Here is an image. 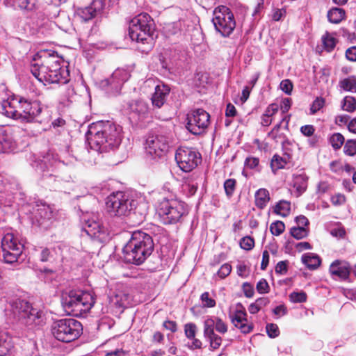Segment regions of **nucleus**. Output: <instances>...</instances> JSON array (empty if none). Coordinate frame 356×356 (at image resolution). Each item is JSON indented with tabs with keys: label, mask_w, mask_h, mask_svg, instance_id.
<instances>
[{
	"label": "nucleus",
	"mask_w": 356,
	"mask_h": 356,
	"mask_svg": "<svg viewBox=\"0 0 356 356\" xmlns=\"http://www.w3.org/2000/svg\"><path fill=\"white\" fill-rule=\"evenodd\" d=\"M24 245L11 233H7L1 239L2 256L6 263L13 264L22 255Z\"/></svg>",
	"instance_id": "f8f14e48"
},
{
	"label": "nucleus",
	"mask_w": 356,
	"mask_h": 356,
	"mask_svg": "<svg viewBox=\"0 0 356 356\" xmlns=\"http://www.w3.org/2000/svg\"><path fill=\"white\" fill-rule=\"evenodd\" d=\"M242 289L245 297L252 298L254 296V291L253 286L251 284L248 282L243 283Z\"/></svg>",
	"instance_id": "680f3d73"
},
{
	"label": "nucleus",
	"mask_w": 356,
	"mask_h": 356,
	"mask_svg": "<svg viewBox=\"0 0 356 356\" xmlns=\"http://www.w3.org/2000/svg\"><path fill=\"white\" fill-rule=\"evenodd\" d=\"M339 85L341 89L350 92H356V76H349L341 79Z\"/></svg>",
	"instance_id": "473e14b6"
},
{
	"label": "nucleus",
	"mask_w": 356,
	"mask_h": 356,
	"mask_svg": "<svg viewBox=\"0 0 356 356\" xmlns=\"http://www.w3.org/2000/svg\"><path fill=\"white\" fill-rule=\"evenodd\" d=\"M343 153L350 156L356 155V139H348L345 141Z\"/></svg>",
	"instance_id": "58836bf2"
},
{
	"label": "nucleus",
	"mask_w": 356,
	"mask_h": 356,
	"mask_svg": "<svg viewBox=\"0 0 356 356\" xmlns=\"http://www.w3.org/2000/svg\"><path fill=\"white\" fill-rule=\"evenodd\" d=\"M18 189L14 178L0 175V207H11L14 193Z\"/></svg>",
	"instance_id": "a211bd4d"
},
{
	"label": "nucleus",
	"mask_w": 356,
	"mask_h": 356,
	"mask_svg": "<svg viewBox=\"0 0 356 356\" xmlns=\"http://www.w3.org/2000/svg\"><path fill=\"white\" fill-rule=\"evenodd\" d=\"M329 271L332 276H336L341 280H345L349 277L351 267L348 261L337 259L330 266Z\"/></svg>",
	"instance_id": "5701e85b"
},
{
	"label": "nucleus",
	"mask_w": 356,
	"mask_h": 356,
	"mask_svg": "<svg viewBox=\"0 0 356 356\" xmlns=\"http://www.w3.org/2000/svg\"><path fill=\"white\" fill-rule=\"evenodd\" d=\"M308 177L304 173L293 174L290 186L293 188L292 194L296 197L303 194L308 186Z\"/></svg>",
	"instance_id": "393cba45"
},
{
	"label": "nucleus",
	"mask_w": 356,
	"mask_h": 356,
	"mask_svg": "<svg viewBox=\"0 0 356 356\" xmlns=\"http://www.w3.org/2000/svg\"><path fill=\"white\" fill-rule=\"evenodd\" d=\"M325 101L323 98H316L312 103L310 111L312 114L318 112L324 106Z\"/></svg>",
	"instance_id": "13d9d810"
},
{
	"label": "nucleus",
	"mask_w": 356,
	"mask_h": 356,
	"mask_svg": "<svg viewBox=\"0 0 356 356\" xmlns=\"http://www.w3.org/2000/svg\"><path fill=\"white\" fill-rule=\"evenodd\" d=\"M321 40L324 49L328 52L332 51L337 44L336 38L331 35L327 31L325 32L324 35H323Z\"/></svg>",
	"instance_id": "72a5a7b5"
},
{
	"label": "nucleus",
	"mask_w": 356,
	"mask_h": 356,
	"mask_svg": "<svg viewBox=\"0 0 356 356\" xmlns=\"http://www.w3.org/2000/svg\"><path fill=\"white\" fill-rule=\"evenodd\" d=\"M215 329L220 334H225L227 332V325L220 318L216 317L214 318Z\"/></svg>",
	"instance_id": "3c124183"
},
{
	"label": "nucleus",
	"mask_w": 356,
	"mask_h": 356,
	"mask_svg": "<svg viewBox=\"0 0 356 356\" xmlns=\"http://www.w3.org/2000/svg\"><path fill=\"white\" fill-rule=\"evenodd\" d=\"M17 143L10 129L0 126V153H8L14 151Z\"/></svg>",
	"instance_id": "412c9836"
},
{
	"label": "nucleus",
	"mask_w": 356,
	"mask_h": 356,
	"mask_svg": "<svg viewBox=\"0 0 356 356\" xmlns=\"http://www.w3.org/2000/svg\"><path fill=\"white\" fill-rule=\"evenodd\" d=\"M127 109L129 111L131 118L136 120H142L145 119L149 111L147 104L141 100H134L127 104Z\"/></svg>",
	"instance_id": "4be33fe9"
},
{
	"label": "nucleus",
	"mask_w": 356,
	"mask_h": 356,
	"mask_svg": "<svg viewBox=\"0 0 356 356\" xmlns=\"http://www.w3.org/2000/svg\"><path fill=\"white\" fill-rule=\"evenodd\" d=\"M268 136L275 140L276 143L280 142L283 145L285 143H288V140L286 139V137L284 134L280 133V131H275L273 134H272V130L268 133Z\"/></svg>",
	"instance_id": "603ef678"
},
{
	"label": "nucleus",
	"mask_w": 356,
	"mask_h": 356,
	"mask_svg": "<svg viewBox=\"0 0 356 356\" xmlns=\"http://www.w3.org/2000/svg\"><path fill=\"white\" fill-rule=\"evenodd\" d=\"M236 185V181L234 179H228L224 183V188L227 197L233 195Z\"/></svg>",
	"instance_id": "c03bdc74"
},
{
	"label": "nucleus",
	"mask_w": 356,
	"mask_h": 356,
	"mask_svg": "<svg viewBox=\"0 0 356 356\" xmlns=\"http://www.w3.org/2000/svg\"><path fill=\"white\" fill-rule=\"evenodd\" d=\"M285 229V225L280 220H276L270 225V231L274 236H280Z\"/></svg>",
	"instance_id": "ea45409f"
},
{
	"label": "nucleus",
	"mask_w": 356,
	"mask_h": 356,
	"mask_svg": "<svg viewBox=\"0 0 356 356\" xmlns=\"http://www.w3.org/2000/svg\"><path fill=\"white\" fill-rule=\"evenodd\" d=\"M168 149L169 139L164 135H149L146 139L145 152L152 159L163 157Z\"/></svg>",
	"instance_id": "4468645a"
},
{
	"label": "nucleus",
	"mask_w": 356,
	"mask_h": 356,
	"mask_svg": "<svg viewBox=\"0 0 356 356\" xmlns=\"http://www.w3.org/2000/svg\"><path fill=\"white\" fill-rule=\"evenodd\" d=\"M103 7L104 4L102 0H92L88 5L79 8L76 14L82 20L87 22L99 14Z\"/></svg>",
	"instance_id": "6ab92c4d"
},
{
	"label": "nucleus",
	"mask_w": 356,
	"mask_h": 356,
	"mask_svg": "<svg viewBox=\"0 0 356 356\" xmlns=\"http://www.w3.org/2000/svg\"><path fill=\"white\" fill-rule=\"evenodd\" d=\"M327 140L332 149L337 151L340 149L343 145H344L345 138L341 133L337 132L330 135Z\"/></svg>",
	"instance_id": "2f4dec72"
},
{
	"label": "nucleus",
	"mask_w": 356,
	"mask_h": 356,
	"mask_svg": "<svg viewBox=\"0 0 356 356\" xmlns=\"http://www.w3.org/2000/svg\"><path fill=\"white\" fill-rule=\"evenodd\" d=\"M5 5L15 9L34 12L39 8V0H5Z\"/></svg>",
	"instance_id": "a878e982"
},
{
	"label": "nucleus",
	"mask_w": 356,
	"mask_h": 356,
	"mask_svg": "<svg viewBox=\"0 0 356 356\" xmlns=\"http://www.w3.org/2000/svg\"><path fill=\"white\" fill-rule=\"evenodd\" d=\"M170 92V88L164 84L157 85L154 87V92L151 98L152 105L161 108L165 103Z\"/></svg>",
	"instance_id": "bb28decb"
},
{
	"label": "nucleus",
	"mask_w": 356,
	"mask_h": 356,
	"mask_svg": "<svg viewBox=\"0 0 356 356\" xmlns=\"http://www.w3.org/2000/svg\"><path fill=\"white\" fill-rule=\"evenodd\" d=\"M290 210L291 203L286 200H280L275 208V212L284 217L287 216L289 214Z\"/></svg>",
	"instance_id": "f704fd0d"
},
{
	"label": "nucleus",
	"mask_w": 356,
	"mask_h": 356,
	"mask_svg": "<svg viewBox=\"0 0 356 356\" xmlns=\"http://www.w3.org/2000/svg\"><path fill=\"white\" fill-rule=\"evenodd\" d=\"M9 348L10 346L7 342L5 336L0 333V356H4L6 355Z\"/></svg>",
	"instance_id": "864d4df0"
},
{
	"label": "nucleus",
	"mask_w": 356,
	"mask_h": 356,
	"mask_svg": "<svg viewBox=\"0 0 356 356\" xmlns=\"http://www.w3.org/2000/svg\"><path fill=\"white\" fill-rule=\"evenodd\" d=\"M86 138L91 149L108 152L120 144L122 127L112 121H97L89 125Z\"/></svg>",
	"instance_id": "f03ea898"
},
{
	"label": "nucleus",
	"mask_w": 356,
	"mask_h": 356,
	"mask_svg": "<svg viewBox=\"0 0 356 356\" xmlns=\"http://www.w3.org/2000/svg\"><path fill=\"white\" fill-rule=\"evenodd\" d=\"M82 220L83 229L88 236L101 241L105 239L107 230L100 222L98 214L86 213L82 216Z\"/></svg>",
	"instance_id": "dca6fc26"
},
{
	"label": "nucleus",
	"mask_w": 356,
	"mask_h": 356,
	"mask_svg": "<svg viewBox=\"0 0 356 356\" xmlns=\"http://www.w3.org/2000/svg\"><path fill=\"white\" fill-rule=\"evenodd\" d=\"M287 163L286 158L275 154L270 162V165L273 171L284 168Z\"/></svg>",
	"instance_id": "4c0bfd02"
},
{
	"label": "nucleus",
	"mask_w": 356,
	"mask_h": 356,
	"mask_svg": "<svg viewBox=\"0 0 356 356\" xmlns=\"http://www.w3.org/2000/svg\"><path fill=\"white\" fill-rule=\"evenodd\" d=\"M156 213L161 221L165 225L180 222L188 213L187 204L177 199L163 198L156 206Z\"/></svg>",
	"instance_id": "423d86ee"
},
{
	"label": "nucleus",
	"mask_w": 356,
	"mask_h": 356,
	"mask_svg": "<svg viewBox=\"0 0 356 356\" xmlns=\"http://www.w3.org/2000/svg\"><path fill=\"white\" fill-rule=\"evenodd\" d=\"M19 97L8 98L0 103V113L13 119H18Z\"/></svg>",
	"instance_id": "b1692460"
},
{
	"label": "nucleus",
	"mask_w": 356,
	"mask_h": 356,
	"mask_svg": "<svg viewBox=\"0 0 356 356\" xmlns=\"http://www.w3.org/2000/svg\"><path fill=\"white\" fill-rule=\"evenodd\" d=\"M197 331V325L193 323H188L184 325V334L188 339H194Z\"/></svg>",
	"instance_id": "49530a36"
},
{
	"label": "nucleus",
	"mask_w": 356,
	"mask_h": 356,
	"mask_svg": "<svg viewBox=\"0 0 356 356\" xmlns=\"http://www.w3.org/2000/svg\"><path fill=\"white\" fill-rule=\"evenodd\" d=\"M210 123V115L202 108L193 110L187 115L186 129L194 135L204 133Z\"/></svg>",
	"instance_id": "ddd939ff"
},
{
	"label": "nucleus",
	"mask_w": 356,
	"mask_h": 356,
	"mask_svg": "<svg viewBox=\"0 0 356 356\" xmlns=\"http://www.w3.org/2000/svg\"><path fill=\"white\" fill-rule=\"evenodd\" d=\"M231 271H232V266L229 264H225L221 266V267L217 272V275L221 279H224L230 274Z\"/></svg>",
	"instance_id": "5fc2aeb1"
},
{
	"label": "nucleus",
	"mask_w": 356,
	"mask_h": 356,
	"mask_svg": "<svg viewBox=\"0 0 356 356\" xmlns=\"http://www.w3.org/2000/svg\"><path fill=\"white\" fill-rule=\"evenodd\" d=\"M346 58L353 62H356V46L351 47L346 51Z\"/></svg>",
	"instance_id": "774afa93"
},
{
	"label": "nucleus",
	"mask_w": 356,
	"mask_h": 356,
	"mask_svg": "<svg viewBox=\"0 0 356 356\" xmlns=\"http://www.w3.org/2000/svg\"><path fill=\"white\" fill-rule=\"evenodd\" d=\"M12 312L19 324L29 330L39 329L45 324L44 312L24 300L17 299L11 303Z\"/></svg>",
	"instance_id": "20e7f679"
},
{
	"label": "nucleus",
	"mask_w": 356,
	"mask_h": 356,
	"mask_svg": "<svg viewBox=\"0 0 356 356\" xmlns=\"http://www.w3.org/2000/svg\"><path fill=\"white\" fill-rule=\"evenodd\" d=\"M309 230L304 227H294L291 229V234L296 239H302L308 235Z\"/></svg>",
	"instance_id": "79ce46f5"
},
{
	"label": "nucleus",
	"mask_w": 356,
	"mask_h": 356,
	"mask_svg": "<svg viewBox=\"0 0 356 356\" xmlns=\"http://www.w3.org/2000/svg\"><path fill=\"white\" fill-rule=\"evenodd\" d=\"M210 344V348L211 350H216L220 348L222 343V338L217 334L214 333L212 335L206 338Z\"/></svg>",
	"instance_id": "37998d69"
},
{
	"label": "nucleus",
	"mask_w": 356,
	"mask_h": 356,
	"mask_svg": "<svg viewBox=\"0 0 356 356\" xmlns=\"http://www.w3.org/2000/svg\"><path fill=\"white\" fill-rule=\"evenodd\" d=\"M137 201L128 194L118 191L108 196L106 207L108 213L115 216H127L136 209Z\"/></svg>",
	"instance_id": "6e6552de"
},
{
	"label": "nucleus",
	"mask_w": 356,
	"mask_h": 356,
	"mask_svg": "<svg viewBox=\"0 0 356 356\" xmlns=\"http://www.w3.org/2000/svg\"><path fill=\"white\" fill-rule=\"evenodd\" d=\"M60 165V162L52 155H47L40 163L42 179L47 185L54 186L57 182L60 181V177L55 174Z\"/></svg>",
	"instance_id": "f3484780"
},
{
	"label": "nucleus",
	"mask_w": 356,
	"mask_h": 356,
	"mask_svg": "<svg viewBox=\"0 0 356 356\" xmlns=\"http://www.w3.org/2000/svg\"><path fill=\"white\" fill-rule=\"evenodd\" d=\"M81 323L74 318H63L53 322L51 332L58 341L70 343L77 339L82 334Z\"/></svg>",
	"instance_id": "0eeeda50"
},
{
	"label": "nucleus",
	"mask_w": 356,
	"mask_h": 356,
	"mask_svg": "<svg viewBox=\"0 0 356 356\" xmlns=\"http://www.w3.org/2000/svg\"><path fill=\"white\" fill-rule=\"evenodd\" d=\"M215 321L212 317H207L204 321V337L207 338L208 337L214 334L215 329Z\"/></svg>",
	"instance_id": "e433bc0d"
},
{
	"label": "nucleus",
	"mask_w": 356,
	"mask_h": 356,
	"mask_svg": "<svg viewBox=\"0 0 356 356\" xmlns=\"http://www.w3.org/2000/svg\"><path fill=\"white\" fill-rule=\"evenodd\" d=\"M259 160L256 157H248L245 161V165L250 169H254L258 166Z\"/></svg>",
	"instance_id": "e2e57ef3"
},
{
	"label": "nucleus",
	"mask_w": 356,
	"mask_h": 356,
	"mask_svg": "<svg viewBox=\"0 0 356 356\" xmlns=\"http://www.w3.org/2000/svg\"><path fill=\"white\" fill-rule=\"evenodd\" d=\"M267 334L270 338H275L279 336L278 326L274 323H268L266 327Z\"/></svg>",
	"instance_id": "8fccbe9b"
},
{
	"label": "nucleus",
	"mask_w": 356,
	"mask_h": 356,
	"mask_svg": "<svg viewBox=\"0 0 356 356\" xmlns=\"http://www.w3.org/2000/svg\"><path fill=\"white\" fill-rule=\"evenodd\" d=\"M346 12L343 8H333L327 13V19L332 24L340 23L345 17Z\"/></svg>",
	"instance_id": "7c9ffc66"
},
{
	"label": "nucleus",
	"mask_w": 356,
	"mask_h": 356,
	"mask_svg": "<svg viewBox=\"0 0 356 356\" xmlns=\"http://www.w3.org/2000/svg\"><path fill=\"white\" fill-rule=\"evenodd\" d=\"M154 242L150 235L142 231L134 232L123 248L126 262L140 265L151 255Z\"/></svg>",
	"instance_id": "7ed1b4c3"
},
{
	"label": "nucleus",
	"mask_w": 356,
	"mask_h": 356,
	"mask_svg": "<svg viewBox=\"0 0 356 356\" xmlns=\"http://www.w3.org/2000/svg\"><path fill=\"white\" fill-rule=\"evenodd\" d=\"M270 201L269 192L266 188H260L255 193V203L258 208H264Z\"/></svg>",
	"instance_id": "c756f323"
},
{
	"label": "nucleus",
	"mask_w": 356,
	"mask_h": 356,
	"mask_svg": "<svg viewBox=\"0 0 356 356\" xmlns=\"http://www.w3.org/2000/svg\"><path fill=\"white\" fill-rule=\"evenodd\" d=\"M341 106L346 111L353 112L356 109V99L353 97H346Z\"/></svg>",
	"instance_id": "a19ab883"
},
{
	"label": "nucleus",
	"mask_w": 356,
	"mask_h": 356,
	"mask_svg": "<svg viewBox=\"0 0 356 356\" xmlns=\"http://www.w3.org/2000/svg\"><path fill=\"white\" fill-rule=\"evenodd\" d=\"M243 334H248L251 332L253 330V324L252 323H248V322H243L242 323H239L238 326H236Z\"/></svg>",
	"instance_id": "69168bd1"
},
{
	"label": "nucleus",
	"mask_w": 356,
	"mask_h": 356,
	"mask_svg": "<svg viewBox=\"0 0 356 356\" xmlns=\"http://www.w3.org/2000/svg\"><path fill=\"white\" fill-rule=\"evenodd\" d=\"M257 290L258 293L263 294L269 291V285L265 279H261L257 284Z\"/></svg>",
	"instance_id": "4d7b16f0"
},
{
	"label": "nucleus",
	"mask_w": 356,
	"mask_h": 356,
	"mask_svg": "<svg viewBox=\"0 0 356 356\" xmlns=\"http://www.w3.org/2000/svg\"><path fill=\"white\" fill-rule=\"evenodd\" d=\"M246 317L247 313L244 309H237L234 315L231 316V321L234 325V326H238L239 323H242L243 322H248Z\"/></svg>",
	"instance_id": "c9c22d12"
},
{
	"label": "nucleus",
	"mask_w": 356,
	"mask_h": 356,
	"mask_svg": "<svg viewBox=\"0 0 356 356\" xmlns=\"http://www.w3.org/2000/svg\"><path fill=\"white\" fill-rule=\"evenodd\" d=\"M151 17L147 13H140L129 22V35L131 40L144 43L151 38Z\"/></svg>",
	"instance_id": "1a4fd4ad"
},
{
	"label": "nucleus",
	"mask_w": 356,
	"mask_h": 356,
	"mask_svg": "<svg viewBox=\"0 0 356 356\" xmlns=\"http://www.w3.org/2000/svg\"><path fill=\"white\" fill-rule=\"evenodd\" d=\"M281 90L287 95H291L293 90L292 82L289 79H284L280 83Z\"/></svg>",
	"instance_id": "bf43d9fd"
},
{
	"label": "nucleus",
	"mask_w": 356,
	"mask_h": 356,
	"mask_svg": "<svg viewBox=\"0 0 356 356\" xmlns=\"http://www.w3.org/2000/svg\"><path fill=\"white\" fill-rule=\"evenodd\" d=\"M315 131V128L313 125L307 124L300 127V132L305 136H312Z\"/></svg>",
	"instance_id": "0e129e2a"
},
{
	"label": "nucleus",
	"mask_w": 356,
	"mask_h": 356,
	"mask_svg": "<svg viewBox=\"0 0 356 356\" xmlns=\"http://www.w3.org/2000/svg\"><path fill=\"white\" fill-rule=\"evenodd\" d=\"M212 22L216 31L223 37H229L236 27L232 12L225 6H218L214 10Z\"/></svg>",
	"instance_id": "9d476101"
},
{
	"label": "nucleus",
	"mask_w": 356,
	"mask_h": 356,
	"mask_svg": "<svg viewBox=\"0 0 356 356\" xmlns=\"http://www.w3.org/2000/svg\"><path fill=\"white\" fill-rule=\"evenodd\" d=\"M302 262L311 270L316 269L321 263V258L314 253H306L302 256Z\"/></svg>",
	"instance_id": "c85d7f7f"
},
{
	"label": "nucleus",
	"mask_w": 356,
	"mask_h": 356,
	"mask_svg": "<svg viewBox=\"0 0 356 356\" xmlns=\"http://www.w3.org/2000/svg\"><path fill=\"white\" fill-rule=\"evenodd\" d=\"M130 77L129 72L124 68L116 69L111 77L105 80V83L110 86L111 88L116 92H118L122 86Z\"/></svg>",
	"instance_id": "aec40b11"
},
{
	"label": "nucleus",
	"mask_w": 356,
	"mask_h": 356,
	"mask_svg": "<svg viewBox=\"0 0 356 356\" xmlns=\"http://www.w3.org/2000/svg\"><path fill=\"white\" fill-rule=\"evenodd\" d=\"M53 216V211L51 208L46 204H41L37 205V208L35 211V218L42 224L44 220H50Z\"/></svg>",
	"instance_id": "cd10ccee"
},
{
	"label": "nucleus",
	"mask_w": 356,
	"mask_h": 356,
	"mask_svg": "<svg viewBox=\"0 0 356 356\" xmlns=\"http://www.w3.org/2000/svg\"><path fill=\"white\" fill-rule=\"evenodd\" d=\"M200 300L205 307H214L216 306V300L210 296L209 292H204L200 296Z\"/></svg>",
	"instance_id": "de8ad7c7"
},
{
	"label": "nucleus",
	"mask_w": 356,
	"mask_h": 356,
	"mask_svg": "<svg viewBox=\"0 0 356 356\" xmlns=\"http://www.w3.org/2000/svg\"><path fill=\"white\" fill-rule=\"evenodd\" d=\"M330 201L334 206H341L345 204L346 198L344 195L337 193L331 197Z\"/></svg>",
	"instance_id": "6e6d98bb"
},
{
	"label": "nucleus",
	"mask_w": 356,
	"mask_h": 356,
	"mask_svg": "<svg viewBox=\"0 0 356 356\" xmlns=\"http://www.w3.org/2000/svg\"><path fill=\"white\" fill-rule=\"evenodd\" d=\"M254 241L250 236L243 237L240 241V246L245 250H250L254 248Z\"/></svg>",
	"instance_id": "09e8293b"
},
{
	"label": "nucleus",
	"mask_w": 356,
	"mask_h": 356,
	"mask_svg": "<svg viewBox=\"0 0 356 356\" xmlns=\"http://www.w3.org/2000/svg\"><path fill=\"white\" fill-rule=\"evenodd\" d=\"M95 302V297L90 292L82 291H70L63 294L61 300L65 311L76 317L89 312Z\"/></svg>",
	"instance_id": "39448f33"
},
{
	"label": "nucleus",
	"mask_w": 356,
	"mask_h": 356,
	"mask_svg": "<svg viewBox=\"0 0 356 356\" xmlns=\"http://www.w3.org/2000/svg\"><path fill=\"white\" fill-rule=\"evenodd\" d=\"M278 104L273 103L268 105L264 114L269 117H273L278 111Z\"/></svg>",
	"instance_id": "338daca9"
},
{
	"label": "nucleus",
	"mask_w": 356,
	"mask_h": 356,
	"mask_svg": "<svg viewBox=\"0 0 356 356\" xmlns=\"http://www.w3.org/2000/svg\"><path fill=\"white\" fill-rule=\"evenodd\" d=\"M175 160L182 171L191 172L200 163L202 156L193 148L181 147L176 151Z\"/></svg>",
	"instance_id": "9b49d317"
},
{
	"label": "nucleus",
	"mask_w": 356,
	"mask_h": 356,
	"mask_svg": "<svg viewBox=\"0 0 356 356\" xmlns=\"http://www.w3.org/2000/svg\"><path fill=\"white\" fill-rule=\"evenodd\" d=\"M287 261H279L275 266V273L280 275H284L287 273Z\"/></svg>",
	"instance_id": "052dcab7"
},
{
	"label": "nucleus",
	"mask_w": 356,
	"mask_h": 356,
	"mask_svg": "<svg viewBox=\"0 0 356 356\" xmlns=\"http://www.w3.org/2000/svg\"><path fill=\"white\" fill-rule=\"evenodd\" d=\"M18 119L24 122H33L41 113L42 107L40 102L24 97H19Z\"/></svg>",
	"instance_id": "2eb2a0df"
},
{
	"label": "nucleus",
	"mask_w": 356,
	"mask_h": 356,
	"mask_svg": "<svg viewBox=\"0 0 356 356\" xmlns=\"http://www.w3.org/2000/svg\"><path fill=\"white\" fill-rule=\"evenodd\" d=\"M307 297V296L306 293L302 291H298V292L293 291L289 295L290 300L292 302H295V303H297V302L302 303V302H306Z\"/></svg>",
	"instance_id": "a18cd8bd"
},
{
	"label": "nucleus",
	"mask_w": 356,
	"mask_h": 356,
	"mask_svg": "<svg viewBox=\"0 0 356 356\" xmlns=\"http://www.w3.org/2000/svg\"><path fill=\"white\" fill-rule=\"evenodd\" d=\"M40 60L31 65L32 74L44 85L50 83L65 84L70 81V71L67 66L62 65L63 60L57 55L47 51L38 54ZM36 60V57L34 58Z\"/></svg>",
	"instance_id": "f257e3e1"
}]
</instances>
